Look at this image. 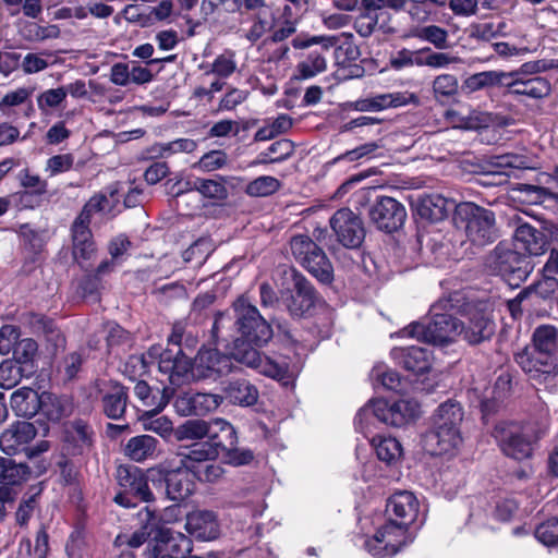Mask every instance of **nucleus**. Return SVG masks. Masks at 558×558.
Here are the masks:
<instances>
[{"label": "nucleus", "instance_id": "obj_1", "mask_svg": "<svg viewBox=\"0 0 558 558\" xmlns=\"http://www.w3.org/2000/svg\"><path fill=\"white\" fill-rule=\"evenodd\" d=\"M231 311V317L222 313L215 317L213 337L219 341L221 329L227 322L232 320L234 338L230 345L231 355L234 361L253 359L256 350H260L272 339V326L244 295L233 301Z\"/></svg>", "mask_w": 558, "mask_h": 558}, {"label": "nucleus", "instance_id": "obj_2", "mask_svg": "<svg viewBox=\"0 0 558 558\" xmlns=\"http://www.w3.org/2000/svg\"><path fill=\"white\" fill-rule=\"evenodd\" d=\"M432 427L424 435L428 450L434 454L450 452L462 441L460 425L463 411L459 402L449 399L441 403L433 415Z\"/></svg>", "mask_w": 558, "mask_h": 558}, {"label": "nucleus", "instance_id": "obj_3", "mask_svg": "<svg viewBox=\"0 0 558 558\" xmlns=\"http://www.w3.org/2000/svg\"><path fill=\"white\" fill-rule=\"evenodd\" d=\"M286 287L280 290V302L292 318L302 319L314 315L323 298L311 281L294 267L282 270Z\"/></svg>", "mask_w": 558, "mask_h": 558}, {"label": "nucleus", "instance_id": "obj_4", "mask_svg": "<svg viewBox=\"0 0 558 558\" xmlns=\"http://www.w3.org/2000/svg\"><path fill=\"white\" fill-rule=\"evenodd\" d=\"M448 306H451L450 300H439L429 310V322L412 323L407 333L432 344L451 343L459 336L460 320L446 311Z\"/></svg>", "mask_w": 558, "mask_h": 558}, {"label": "nucleus", "instance_id": "obj_5", "mask_svg": "<svg viewBox=\"0 0 558 558\" xmlns=\"http://www.w3.org/2000/svg\"><path fill=\"white\" fill-rule=\"evenodd\" d=\"M542 435L536 426L515 422H499L492 432L502 453L517 461L532 457L534 445Z\"/></svg>", "mask_w": 558, "mask_h": 558}, {"label": "nucleus", "instance_id": "obj_6", "mask_svg": "<svg viewBox=\"0 0 558 558\" xmlns=\"http://www.w3.org/2000/svg\"><path fill=\"white\" fill-rule=\"evenodd\" d=\"M453 221L463 228L468 239L477 246L493 243L498 238L494 211L471 202L456 206Z\"/></svg>", "mask_w": 558, "mask_h": 558}, {"label": "nucleus", "instance_id": "obj_7", "mask_svg": "<svg viewBox=\"0 0 558 558\" xmlns=\"http://www.w3.org/2000/svg\"><path fill=\"white\" fill-rule=\"evenodd\" d=\"M485 268L490 275L500 276L510 287H519L532 272L530 256L499 243L487 255Z\"/></svg>", "mask_w": 558, "mask_h": 558}, {"label": "nucleus", "instance_id": "obj_8", "mask_svg": "<svg viewBox=\"0 0 558 558\" xmlns=\"http://www.w3.org/2000/svg\"><path fill=\"white\" fill-rule=\"evenodd\" d=\"M116 478L119 490L113 501L123 508H135L138 502L153 504L156 496L150 487V470L146 475L133 465H119Z\"/></svg>", "mask_w": 558, "mask_h": 558}, {"label": "nucleus", "instance_id": "obj_9", "mask_svg": "<svg viewBox=\"0 0 558 558\" xmlns=\"http://www.w3.org/2000/svg\"><path fill=\"white\" fill-rule=\"evenodd\" d=\"M420 415V405L414 400L400 399L388 401L385 399L371 400L357 412L355 423L362 425L371 416L393 427H401L414 421Z\"/></svg>", "mask_w": 558, "mask_h": 558}, {"label": "nucleus", "instance_id": "obj_10", "mask_svg": "<svg viewBox=\"0 0 558 558\" xmlns=\"http://www.w3.org/2000/svg\"><path fill=\"white\" fill-rule=\"evenodd\" d=\"M208 442L216 449L218 456L222 453L233 465H245L254 459L252 450L238 447L236 430L231 423L223 418L213 420Z\"/></svg>", "mask_w": 558, "mask_h": 558}, {"label": "nucleus", "instance_id": "obj_11", "mask_svg": "<svg viewBox=\"0 0 558 558\" xmlns=\"http://www.w3.org/2000/svg\"><path fill=\"white\" fill-rule=\"evenodd\" d=\"M187 473L189 471L182 466L173 470L150 469L151 487L170 500H184L194 488V483L189 478Z\"/></svg>", "mask_w": 558, "mask_h": 558}, {"label": "nucleus", "instance_id": "obj_12", "mask_svg": "<svg viewBox=\"0 0 558 558\" xmlns=\"http://www.w3.org/2000/svg\"><path fill=\"white\" fill-rule=\"evenodd\" d=\"M367 214L371 223L385 233L398 231L407 219L404 205L390 196H378L368 206Z\"/></svg>", "mask_w": 558, "mask_h": 558}, {"label": "nucleus", "instance_id": "obj_13", "mask_svg": "<svg viewBox=\"0 0 558 558\" xmlns=\"http://www.w3.org/2000/svg\"><path fill=\"white\" fill-rule=\"evenodd\" d=\"M337 242L347 248H359L365 239V227L362 218L350 208L338 209L329 220Z\"/></svg>", "mask_w": 558, "mask_h": 558}, {"label": "nucleus", "instance_id": "obj_14", "mask_svg": "<svg viewBox=\"0 0 558 558\" xmlns=\"http://www.w3.org/2000/svg\"><path fill=\"white\" fill-rule=\"evenodd\" d=\"M95 432L90 424L82 418H74L64 423L62 428V454L68 457H82L94 446Z\"/></svg>", "mask_w": 558, "mask_h": 558}, {"label": "nucleus", "instance_id": "obj_15", "mask_svg": "<svg viewBox=\"0 0 558 558\" xmlns=\"http://www.w3.org/2000/svg\"><path fill=\"white\" fill-rule=\"evenodd\" d=\"M137 530L133 532L132 539L135 545H143L147 541L156 544L157 542L168 541L172 536L170 529L166 527L162 523L159 511L147 504L136 513Z\"/></svg>", "mask_w": 558, "mask_h": 558}, {"label": "nucleus", "instance_id": "obj_16", "mask_svg": "<svg viewBox=\"0 0 558 558\" xmlns=\"http://www.w3.org/2000/svg\"><path fill=\"white\" fill-rule=\"evenodd\" d=\"M515 361L535 384L546 387L556 385L558 365L555 355L522 352L515 356Z\"/></svg>", "mask_w": 558, "mask_h": 558}, {"label": "nucleus", "instance_id": "obj_17", "mask_svg": "<svg viewBox=\"0 0 558 558\" xmlns=\"http://www.w3.org/2000/svg\"><path fill=\"white\" fill-rule=\"evenodd\" d=\"M233 356L217 349L201 348L194 357V378L206 379L228 375L233 369Z\"/></svg>", "mask_w": 558, "mask_h": 558}, {"label": "nucleus", "instance_id": "obj_18", "mask_svg": "<svg viewBox=\"0 0 558 558\" xmlns=\"http://www.w3.org/2000/svg\"><path fill=\"white\" fill-rule=\"evenodd\" d=\"M177 350L167 348L161 354L158 362V368L161 373L168 375L171 385L181 386L194 378V360L192 361L175 343Z\"/></svg>", "mask_w": 558, "mask_h": 558}, {"label": "nucleus", "instance_id": "obj_19", "mask_svg": "<svg viewBox=\"0 0 558 558\" xmlns=\"http://www.w3.org/2000/svg\"><path fill=\"white\" fill-rule=\"evenodd\" d=\"M20 322L33 335L43 337L54 351L64 348L65 337L52 318L40 313L26 312L20 316Z\"/></svg>", "mask_w": 558, "mask_h": 558}, {"label": "nucleus", "instance_id": "obj_20", "mask_svg": "<svg viewBox=\"0 0 558 558\" xmlns=\"http://www.w3.org/2000/svg\"><path fill=\"white\" fill-rule=\"evenodd\" d=\"M222 402V396L203 392H183L174 399L173 407L181 416L205 415L216 410Z\"/></svg>", "mask_w": 558, "mask_h": 558}, {"label": "nucleus", "instance_id": "obj_21", "mask_svg": "<svg viewBox=\"0 0 558 558\" xmlns=\"http://www.w3.org/2000/svg\"><path fill=\"white\" fill-rule=\"evenodd\" d=\"M495 322L484 312L475 311L466 322L460 320L459 337L471 345L489 341L495 335Z\"/></svg>", "mask_w": 558, "mask_h": 558}, {"label": "nucleus", "instance_id": "obj_22", "mask_svg": "<svg viewBox=\"0 0 558 558\" xmlns=\"http://www.w3.org/2000/svg\"><path fill=\"white\" fill-rule=\"evenodd\" d=\"M413 206L420 219L435 223L446 219L457 205L440 194L432 193L420 195Z\"/></svg>", "mask_w": 558, "mask_h": 558}, {"label": "nucleus", "instance_id": "obj_23", "mask_svg": "<svg viewBox=\"0 0 558 558\" xmlns=\"http://www.w3.org/2000/svg\"><path fill=\"white\" fill-rule=\"evenodd\" d=\"M129 403V388L121 383L110 380L101 390V408L104 414L111 420L124 417Z\"/></svg>", "mask_w": 558, "mask_h": 558}, {"label": "nucleus", "instance_id": "obj_24", "mask_svg": "<svg viewBox=\"0 0 558 558\" xmlns=\"http://www.w3.org/2000/svg\"><path fill=\"white\" fill-rule=\"evenodd\" d=\"M185 530L189 534L201 541L218 538L220 527L215 512L209 510H195L186 515Z\"/></svg>", "mask_w": 558, "mask_h": 558}, {"label": "nucleus", "instance_id": "obj_25", "mask_svg": "<svg viewBox=\"0 0 558 558\" xmlns=\"http://www.w3.org/2000/svg\"><path fill=\"white\" fill-rule=\"evenodd\" d=\"M37 435V429L29 422H16L5 428L0 435V449L11 456L21 447L31 442Z\"/></svg>", "mask_w": 558, "mask_h": 558}, {"label": "nucleus", "instance_id": "obj_26", "mask_svg": "<svg viewBox=\"0 0 558 558\" xmlns=\"http://www.w3.org/2000/svg\"><path fill=\"white\" fill-rule=\"evenodd\" d=\"M409 102L416 104L417 97L414 94L389 93L355 100L350 104V107L361 112L381 111L387 108L404 106Z\"/></svg>", "mask_w": 558, "mask_h": 558}, {"label": "nucleus", "instance_id": "obj_27", "mask_svg": "<svg viewBox=\"0 0 558 558\" xmlns=\"http://www.w3.org/2000/svg\"><path fill=\"white\" fill-rule=\"evenodd\" d=\"M72 238V255L83 268L82 262L89 260L96 253V244L88 225L74 220L70 228Z\"/></svg>", "mask_w": 558, "mask_h": 558}, {"label": "nucleus", "instance_id": "obj_28", "mask_svg": "<svg viewBox=\"0 0 558 558\" xmlns=\"http://www.w3.org/2000/svg\"><path fill=\"white\" fill-rule=\"evenodd\" d=\"M514 241L517 248L524 250L530 257L543 255L548 245L546 234L529 223H521L517 227Z\"/></svg>", "mask_w": 558, "mask_h": 558}, {"label": "nucleus", "instance_id": "obj_29", "mask_svg": "<svg viewBox=\"0 0 558 558\" xmlns=\"http://www.w3.org/2000/svg\"><path fill=\"white\" fill-rule=\"evenodd\" d=\"M402 526L395 524L383 525L372 538L365 542V548L375 558H391L396 555V547H393L396 544L391 542L389 536L393 533H397L398 536L402 535Z\"/></svg>", "mask_w": 558, "mask_h": 558}, {"label": "nucleus", "instance_id": "obj_30", "mask_svg": "<svg viewBox=\"0 0 558 558\" xmlns=\"http://www.w3.org/2000/svg\"><path fill=\"white\" fill-rule=\"evenodd\" d=\"M395 357L399 365L414 374H424L432 366L430 352L420 347H409L395 350Z\"/></svg>", "mask_w": 558, "mask_h": 558}, {"label": "nucleus", "instance_id": "obj_31", "mask_svg": "<svg viewBox=\"0 0 558 558\" xmlns=\"http://www.w3.org/2000/svg\"><path fill=\"white\" fill-rule=\"evenodd\" d=\"M10 405L16 416L32 418L40 410V393L31 387L16 389L10 398Z\"/></svg>", "mask_w": 558, "mask_h": 558}, {"label": "nucleus", "instance_id": "obj_32", "mask_svg": "<svg viewBox=\"0 0 558 558\" xmlns=\"http://www.w3.org/2000/svg\"><path fill=\"white\" fill-rule=\"evenodd\" d=\"M180 457V466L192 474L202 465L218 458V452L208 441L194 444L185 451L178 453Z\"/></svg>", "mask_w": 558, "mask_h": 558}, {"label": "nucleus", "instance_id": "obj_33", "mask_svg": "<svg viewBox=\"0 0 558 558\" xmlns=\"http://www.w3.org/2000/svg\"><path fill=\"white\" fill-rule=\"evenodd\" d=\"M223 397L230 403L240 407H252L258 400V389L246 379L230 380L222 389Z\"/></svg>", "mask_w": 558, "mask_h": 558}, {"label": "nucleus", "instance_id": "obj_34", "mask_svg": "<svg viewBox=\"0 0 558 558\" xmlns=\"http://www.w3.org/2000/svg\"><path fill=\"white\" fill-rule=\"evenodd\" d=\"M39 412L50 422L57 423L73 412V404L69 398L44 391L40 393Z\"/></svg>", "mask_w": 558, "mask_h": 558}, {"label": "nucleus", "instance_id": "obj_35", "mask_svg": "<svg viewBox=\"0 0 558 558\" xmlns=\"http://www.w3.org/2000/svg\"><path fill=\"white\" fill-rule=\"evenodd\" d=\"M291 253L302 266L308 265L310 259L318 258L326 266V253L310 236L298 234L290 241Z\"/></svg>", "mask_w": 558, "mask_h": 558}, {"label": "nucleus", "instance_id": "obj_36", "mask_svg": "<svg viewBox=\"0 0 558 558\" xmlns=\"http://www.w3.org/2000/svg\"><path fill=\"white\" fill-rule=\"evenodd\" d=\"M180 544L172 536L168 541L157 542L156 544L149 543L146 549L147 558H185V554L192 551L191 541L186 537L180 538Z\"/></svg>", "mask_w": 558, "mask_h": 558}, {"label": "nucleus", "instance_id": "obj_37", "mask_svg": "<svg viewBox=\"0 0 558 558\" xmlns=\"http://www.w3.org/2000/svg\"><path fill=\"white\" fill-rule=\"evenodd\" d=\"M509 93L518 96H527L534 99H542L549 96L551 85L548 80L542 76H535L529 80H515L506 83Z\"/></svg>", "mask_w": 558, "mask_h": 558}, {"label": "nucleus", "instance_id": "obj_38", "mask_svg": "<svg viewBox=\"0 0 558 558\" xmlns=\"http://www.w3.org/2000/svg\"><path fill=\"white\" fill-rule=\"evenodd\" d=\"M417 510L415 496L407 490L393 494L387 501L386 512L395 515L396 519L403 521L404 519L413 520Z\"/></svg>", "mask_w": 558, "mask_h": 558}, {"label": "nucleus", "instance_id": "obj_39", "mask_svg": "<svg viewBox=\"0 0 558 558\" xmlns=\"http://www.w3.org/2000/svg\"><path fill=\"white\" fill-rule=\"evenodd\" d=\"M31 474V468L26 463H17L12 458L0 456V486L20 485L27 481Z\"/></svg>", "mask_w": 558, "mask_h": 558}, {"label": "nucleus", "instance_id": "obj_40", "mask_svg": "<svg viewBox=\"0 0 558 558\" xmlns=\"http://www.w3.org/2000/svg\"><path fill=\"white\" fill-rule=\"evenodd\" d=\"M159 441L150 435H138L128 440L124 454L135 462L155 457Z\"/></svg>", "mask_w": 558, "mask_h": 558}, {"label": "nucleus", "instance_id": "obj_41", "mask_svg": "<svg viewBox=\"0 0 558 558\" xmlns=\"http://www.w3.org/2000/svg\"><path fill=\"white\" fill-rule=\"evenodd\" d=\"M184 191H197L206 198L223 201L228 197V190L222 177L219 180L196 178L185 182L184 190L177 193L180 195Z\"/></svg>", "mask_w": 558, "mask_h": 558}, {"label": "nucleus", "instance_id": "obj_42", "mask_svg": "<svg viewBox=\"0 0 558 558\" xmlns=\"http://www.w3.org/2000/svg\"><path fill=\"white\" fill-rule=\"evenodd\" d=\"M247 367L258 371L260 374L277 380L288 378V367L286 364H279L267 356H263L259 350H256L255 357L245 361H236Z\"/></svg>", "mask_w": 558, "mask_h": 558}, {"label": "nucleus", "instance_id": "obj_43", "mask_svg": "<svg viewBox=\"0 0 558 558\" xmlns=\"http://www.w3.org/2000/svg\"><path fill=\"white\" fill-rule=\"evenodd\" d=\"M532 354L555 355L558 347V329L551 325H541L533 332Z\"/></svg>", "mask_w": 558, "mask_h": 558}, {"label": "nucleus", "instance_id": "obj_44", "mask_svg": "<svg viewBox=\"0 0 558 558\" xmlns=\"http://www.w3.org/2000/svg\"><path fill=\"white\" fill-rule=\"evenodd\" d=\"M372 445L377 458L387 465L396 464L402 456L401 444L393 437L375 436Z\"/></svg>", "mask_w": 558, "mask_h": 558}, {"label": "nucleus", "instance_id": "obj_45", "mask_svg": "<svg viewBox=\"0 0 558 558\" xmlns=\"http://www.w3.org/2000/svg\"><path fill=\"white\" fill-rule=\"evenodd\" d=\"M294 153V144L292 141L281 138L274 142L265 151H262L252 165H268L281 162L288 159Z\"/></svg>", "mask_w": 558, "mask_h": 558}, {"label": "nucleus", "instance_id": "obj_46", "mask_svg": "<svg viewBox=\"0 0 558 558\" xmlns=\"http://www.w3.org/2000/svg\"><path fill=\"white\" fill-rule=\"evenodd\" d=\"M211 427L213 420L192 418L179 425L174 430V435L178 440H196L205 437L209 439Z\"/></svg>", "mask_w": 558, "mask_h": 558}, {"label": "nucleus", "instance_id": "obj_47", "mask_svg": "<svg viewBox=\"0 0 558 558\" xmlns=\"http://www.w3.org/2000/svg\"><path fill=\"white\" fill-rule=\"evenodd\" d=\"M38 353V344L33 338L21 339L13 350V357L16 363L34 375L37 372L36 356Z\"/></svg>", "mask_w": 558, "mask_h": 558}, {"label": "nucleus", "instance_id": "obj_48", "mask_svg": "<svg viewBox=\"0 0 558 558\" xmlns=\"http://www.w3.org/2000/svg\"><path fill=\"white\" fill-rule=\"evenodd\" d=\"M510 76L511 74L498 71L478 72L469 76L464 81L463 87L469 92H476L495 85H506L505 80Z\"/></svg>", "mask_w": 558, "mask_h": 558}, {"label": "nucleus", "instance_id": "obj_49", "mask_svg": "<svg viewBox=\"0 0 558 558\" xmlns=\"http://www.w3.org/2000/svg\"><path fill=\"white\" fill-rule=\"evenodd\" d=\"M113 207V202H111V199L106 194L97 193L85 203L81 213L74 220L90 226L92 217L94 214L111 213Z\"/></svg>", "mask_w": 558, "mask_h": 558}, {"label": "nucleus", "instance_id": "obj_50", "mask_svg": "<svg viewBox=\"0 0 558 558\" xmlns=\"http://www.w3.org/2000/svg\"><path fill=\"white\" fill-rule=\"evenodd\" d=\"M32 376L28 369L19 365L15 360L7 359L0 363V387L3 389H11L23 378Z\"/></svg>", "mask_w": 558, "mask_h": 558}, {"label": "nucleus", "instance_id": "obj_51", "mask_svg": "<svg viewBox=\"0 0 558 558\" xmlns=\"http://www.w3.org/2000/svg\"><path fill=\"white\" fill-rule=\"evenodd\" d=\"M20 33L23 38L29 41H41L60 36V29L57 25L40 26L35 22L25 23Z\"/></svg>", "mask_w": 558, "mask_h": 558}, {"label": "nucleus", "instance_id": "obj_52", "mask_svg": "<svg viewBox=\"0 0 558 558\" xmlns=\"http://www.w3.org/2000/svg\"><path fill=\"white\" fill-rule=\"evenodd\" d=\"M280 185L278 179L270 175H262L246 185L245 193L254 197H264L276 193Z\"/></svg>", "mask_w": 558, "mask_h": 558}, {"label": "nucleus", "instance_id": "obj_53", "mask_svg": "<svg viewBox=\"0 0 558 558\" xmlns=\"http://www.w3.org/2000/svg\"><path fill=\"white\" fill-rule=\"evenodd\" d=\"M327 63L325 57L318 52H311L307 58L296 66L299 80H307L326 70Z\"/></svg>", "mask_w": 558, "mask_h": 558}, {"label": "nucleus", "instance_id": "obj_54", "mask_svg": "<svg viewBox=\"0 0 558 558\" xmlns=\"http://www.w3.org/2000/svg\"><path fill=\"white\" fill-rule=\"evenodd\" d=\"M412 35L433 44L437 49H446L448 47V33L437 25L416 28L413 31Z\"/></svg>", "mask_w": 558, "mask_h": 558}, {"label": "nucleus", "instance_id": "obj_55", "mask_svg": "<svg viewBox=\"0 0 558 558\" xmlns=\"http://www.w3.org/2000/svg\"><path fill=\"white\" fill-rule=\"evenodd\" d=\"M458 78L452 74H441L435 77L433 90L436 99L442 100L458 93Z\"/></svg>", "mask_w": 558, "mask_h": 558}, {"label": "nucleus", "instance_id": "obj_56", "mask_svg": "<svg viewBox=\"0 0 558 558\" xmlns=\"http://www.w3.org/2000/svg\"><path fill=\"white\" fill-rule=\"evenodd\" d=\"M172 392L173 390L168 387H163L162 389L155 388L149 393L148 398L142 402V405L147 408V413L157 414L169 403Z\"/></svg>", "mask_w": 558, "mask_h": 558}, {"label": "nucleus", "instance_id": "obj_57", "mask_svg": "<svg viewBox=\"0 0 558 558\" xmlns=\"http://www.w3.org/2000/svg\"><path fill=\"white\" fill-rule=\"evenodd\" d=\"M227 162L228 155L223 150H210L204 154L199 160L193 165V168L205 172H211L223 168Z\"/></svg>", "mask_w": 558, "mask_h": 558}, {"label": "nucleus", "instance_id": "obj_58", "mask_svg": "<svg viewBox=\"0 0 558 558\" xmlns=\"http://www.w3.org/2000/svg\"><path fill=\"white\" fill-rule=\"evenodd\" d=\"M535 537L545 546H558V519L551 518L535 529Z\"/></svg>", "mask_w": 558, "mask_h": 558}, {"label": "nucleus", "instance_id": "obj_59", "mask_svg": "<svg viewBox=\"0 0 558 558\" xmlns=\"http://www.w3.org/2000/svg\"><path fill=\"white\" fill-rule=\"evenodd\" d=\"M21 331L14 325H3L0 328V354L7 355L13 352L20 342Z\"/></svg>", "mask_w": 558, "mask_h": 558}, {"label": "nucleus", "instance_id": "obj_60", "mask_svg": "<svg viewBox=\"0 0 558 558\" xmlns=\"http://www.w3.org/2000/svg\"><path fill=\"white\" fill-rule=\"evenodd\" d=\"M319 282L328 284L333 280V267L326 256V266L318 258L310 259V264L303 266Z\"/></svg>", "mask_w": 558, "mask_h": 558}, {"label": "nucleus", "instance_id": "obj_61", "mask_svg": "<svg viewBox=\"0 0 558 558\" xmlns=\"http://www.w3.org/2000/svg\"><path fill=\"white\" fill-rule=\"evenodd\" d=\"M70 458L62 454V458L57 463L63 485H74L78 482L80 477V468Z\"/></svg>", "mask_w": 558, "mask_h": 558}, {"label": "nucleus", "instance_id": "obj_62", "mask_svg": "<svg viewBox=\"0 0 558 558\" xmlns=\"http://www.w3.org/2000/svg\"><path fill=\"white\" fill-rule=\"evenodd\" d=\"M210 251L209 241L201 238L183 252L182 257L185 263L197 260L201 264L209 255Z\"/></svg>", "mask_w": 558, "mask_h": 558}, {"label": "nucleus", "instance_id": "obj_63", "mask_svg": "<svg viewBox=\"0 0 558 558\" xmlns=\"http://www.w3.org/2000/svg\"><path fill=\"white\" fill-rule=\"evenodd\" d=\"M39 493L33 494L27 498H23L15 512V520L20 526H24L28 523L33 515L35 508L37 507V497Z\"/></svg>", "mask_w": 558, "mask_h": 558}, {"label": "nucleus", "instance_id": "obj_64", "mask_svg": "<svg viewBox=\"0 0 558 558\" xmlns=\"http://www.w3.org/2000/svg\"><path fill=\"white\" fill-rule=\"evenodd\" d=\"M526 290H530V293H535L541 299H550L558 292V280L553 277H545Z\"/></svg>", "mask_w": 558, "mask_h": 558}]
</instances>
